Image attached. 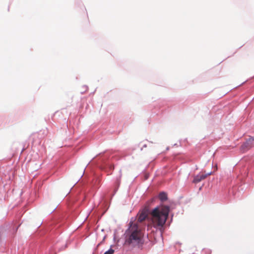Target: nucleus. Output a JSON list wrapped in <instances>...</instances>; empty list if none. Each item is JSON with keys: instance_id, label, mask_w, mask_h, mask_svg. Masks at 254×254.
Returning <instances> with one entry per match:
<instances>
[{"instance_id": "1a4fd4ad", "label": "nucleus", "mask_w": 254, "mask_h": 254, "mask_svg": "<svg viewBox=\"0 0 254 254\" xmlns=\"http://www.w3.org/2000/svg\"><path fill=\"white\" fill-rule=\"evenodd\" d=\"M173 216V214H171V217L172 218Z\"/></svg>"}, {"instance_id": "7ed1b4c3", "label": "nucleus", "mask_w": 254, "mask_h": 254, "mask_svg": "<svg viewBox=\"0 0 254 254\" xmlns=\"http://www.w3.org/2000/svg\"><path fill=\"white\" fill-rule=\"evenodd\" d=\"M170 211L169 206L160 203V232L162 231L163 225L169 217Z\"/></svg>"}, {"instance_id": "6e6552de", "label": "nucleus", "mask_w": 254, "mask_h": 254, "mask_svg": "<svg viewBox=\"0 0 254 254\" xmlns=\"http://www.w3.org/2000/svg\"><path fill=\"white\" fill-rule=\"evenodd\" d=\"M84 87V88H85V90H87V87L86 86H85Z\"/></svg>"}, {"instance_id": "39448f33", "label": "nucleus", "mask_w": 254, "mask_h": 254, "mask_svg": "<svg viewBox=\"0 0 254 254\" xmlns=\"http://www.w3.org/2000/svg\"><path fill=\"white\" fill-rule=\"evenodd\" d=\"M211 172L208 173L206 174H202V175H197L196 176L194 177L193 183H198L199 182H200L202 180L204 179L206 177L208 176H209L211 174Z\"/></svg>"}, {"instance_id": "f257e3e1", "label": "nucleus", "mask_w": 254, "mask_h": 254, "mask_svg": "<svg viewBox=\"0 0 254 254\" xmlns=\"http://www.w3.org/2000/svg\"><path fill=\"white\" fill-rule=\"evenodd\" d=\"M130 227L125 232V243L136 246L142 243L143 234L140 226L130 221Z\"/></svg>"}, {"instance_id": "9d476101", "label": "nucleus", "mask_w": 254, "mask_h": 254, "mask_svg": "<svg viewBox=\"0 0 254 254\" xmlns=\"http://www.w3.org/2000/svg\"><path fill=\"white\" fill-rule=\"evenodd\" d=\"M146 145H145V144L143 145V147H146Z\"/></svg>"}, {"instance_id": "f03ea898", "label": "nucleus", "mask_w": 254, "mask_h": 254, "mask_svg": "<svg viewBox=\"0 0 254 254\" xmlns=\"http://www.w3.org/2000/svg\"><path fill=\"white\" fill-rule=\"evenodd\" d=\"M148 210L144 208L139 211L137 214V222L141 223L147 218L148 225L153 227L157 231L159 229V206H157L148 216Z\"/></svg>"}, {"instance_id": "20e7f679", "label": "nucleus", "mask_w": 254, "mask_h": 254, "mask_svg": "<svg viewBox=\"0 0 254 254\" xmlns=\"http://www.w3.org/2000/svg\"><path fill=\"white\" fill-rule=\"evenodd\" d=\"M253 146H254V137H251L242 145L241 149L242 151L245 152Z\"/></svg>"}, {"instance_id": "0eeeda50", "label": "nucleus", "mask_w": 254, "mask_h": 254, "mask_svg": "<svg viewBox=\"0 0 254 254\" xmlns=\"http://www.w3.org/2000/svg\"><path fill=\"white\" fill-rule=\"evenodd\" d=\"M115 251L110 248L108 251H106L104 254H114Z\"/></svg>"}, {"instance_id": "423d86ee", "label": "nucleus", "mask_w": 254, "mask_h": 254, "mask_svg": "<svg viewBox=\"0 0 254 254\" xmlns=\"http://www.w3.org/2000/svg\"><path fill=\"white\" fill-rule=\"evenodd\" d=\"M168 199V195L164 191L160 192V201H164Z\"/></svg>"}]
</instances>
